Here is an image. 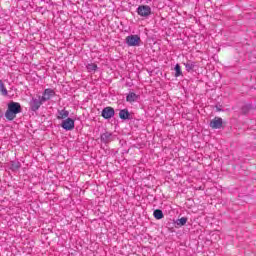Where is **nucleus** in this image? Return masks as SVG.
Here are the masks:
<instances>
[{
	"label": "nucleus",
	"mask_w": 256,
	"mask_h": 256,
	"mask_svg": "<svg viewBox=\"0 0 256 256\" xmlns=\"http://www.w3.org/2000/svg\"><path fill=\"white\" fill-rule=\"evenodd\" d=\"M0 117H3V110L0 108Z\"/></svg>",
	"instance_id": "obj_21"
},
{
	"label": "nucleus",
	"mask_w": 256,
	"mask_h": 256,
	"mask_svg": "<svg viewBox=\"0 0 256 256\" xmlns=\"http://www.w3.org/2000/svg\"><path fill=\"white\" fill-rule=\"evenodd\" d=\"M186 223H187V218H185V217H182V218H180V219H178V221H177V225H186Z\"/></svg>",
	"instance_id": "obj_18"
},
{
	"label": "nucleus",
	"mask_w": 256,
	"mask_h": 256,
	"mask_svg": "<svg viewBox=\"0 0 256 256\" xmlns=\"http://www.w3.org/2000/svg\"><path fill=\"white\" fill-rule=\"evenodd\" d=\"M139 99H141V96H139L138 94H135V93H130L129 94V103L139 101Z\"/></svg>",
	"instance_id": "obj_10"
},
{
	"label": "nucleus",
	"mask_w": 256,
	"mask_h": 256,
	"mask_svg": "<svg viewBox=\"0 0 256 256\" xmlns=\"http://www.w3.org/2000/svg\"><path fill=\"white\" fill-rule=\"evenodd\" d=\"M120 119H129V111L127 110H121L119 112Z\"/></svg>",
	"instance_id": "obj_14"
},
{
	"label": "nucleus",
	"mask_w": 256,
	"mask_h": 256,
	"mask_svg": "<svg viewBox=\"0 0 256 256\" xmlns=\"http://www.w3.org/2000/svg\"><path fill=\"white\" fill-rule=\"evenodd\" d=\"M115 115V109L113 107H106L102 110V117L104 119H111Z\"/></svg>",
	"instance_id": "obj_6"
},
{
	"label": "nucleus",
	"mask_w": 256,
	"mask_h": 256,
	"mask_svg": "<svg viewBox=\"0 0 256 256\" xmlns=\"http://www.w3.org/2000/svg\"><path fill=\"white\" fill-rule=\"evenodd\" d=\"M174 70L176 71L175 77H181V75H183V72L181 71V66L179 64H176Z\"/></svg>",
	"instance_id": "obj_15"
},
{
	"label": "nucleus",
	"mask_w": 256,
	"mask_h": 256,
	"mask_svg": "<svg viewBox=\"0 0 256 256\" xmlns=\"http://www.w3.org/2000/svg\"><path fill=\"white\" fill-rule=\"evenodd\" d=\"M185 67L187 71H193V69H195V64H193L192 62H187L185 64Z\"/></svg>",
	"instance_id": "obj_17"
},
{
	"label": "nucleus",
	"mask_w": 256,
	"mask_h": 256,
	"mask_svg": "<svg viewBox=\"0 0 256 256\" xmlns=\"http://www.w3.org/2000/svg\"><path fill=\"white\" fill-rule=\"evenodd\" d=\"M130 98H129V94L126 95V101H129Z\"/></svg>",
	"instance_id": "obj_22"
},
{
	"label": "nucleus",
	"mask_w": 256,
	"mask_h": 256,
	"mask_svg": "<svg viewBox=\"0 0 256 256\" xmlns=\"http://www.w3.org/2000/svg\"><path fill=\"white\" fill-rule=\"evenodd\" d=\"M19 165H12V169H19Z\"/></svg>",
	"instance_id": "obj_19"
},
{
	"label": "nucleus",
	"mask_w": 256,
	"mask_h": 256,
	"mask_svg": "<svg viewBox=\"0 0 256 256\" xmlns=\"http://www.w3.org/2000/svg\"><path fill=\"white\" fill-rule=\"evenodd\" d=\"M125 41L127 44H129V36L126 37Z\"/></svg>",
	"instance_id": "obj_20"
},
{
	"label": "nucleus",
	"mask_w": 256,
	"mask_h": 256,
	"mask_svg": "<svg viewBox=\"0 0 256 256\" xmlns=\"http://www.w3.org/2000/svg\"><path fill=\"white\" fill-rule=\"evenodd\" d=\"M21 113V104L19 102H11L8 104V109L5 112V117L8 121H13Z\"/></svg>",
	"instance_id": "obj_1"
},
{
	"label": "nucleus",
	"mask_w": 256,
	"mask_h": 256,
	"mask_svg": "<svg viewBox=\"0 0 256 256\" xmlns=\"http://www.w3.org/2000/svg\"><path fill=\"white\" fill-rule=\"evenodd\" d=\"M43 103H45V101H43V98H40L39 100L32 99V101L30 103L32 111H37L39 109V107H41V105H43Z\"/></svg>",
	"instance_id": "obj_8"
},
{
	"label": "nucleus",
	"mask_w": 256,
	"mask_h": 256,
	"mask_svg": "<svg viewBox=\"0 0 256 256\" xmlns=\"http://www.w3.org/2000/svg\"><path fill=\"white\" fill-rule=\"evenodd\" d=\"M101 140L104 141V143H109L111 141V133L105 132L101 135Z\"/></svg>",
	"instance_id": "obj_12"
},
{
	"label": "nucleus",
	"mask_w": 256,
	"mask_h": 256,
	"mask_svg": "<svg viewBox=\"0 0 256 256\" xmlns=\"http://www.w3.org/2000/svg\"><path fill=\"white\" fill-rule=\"evenodd\" d=\"M0 94L7 95V89L5 88V84H3L2 80H0Z\"/></svg>",
	"instance_id": "obj_16"
},
{
	"label": "nucleus",
	"mask_w": 256,
	"mask_h": 256,
	"mask_svg": "<svg viewBox=\"0 0 256 256\" xmlns=\"http://www.w3.org/2000/svg\"><path fill=\"white\" fill-rule=\"evenodd\" d=\"M67 117H69V111H67V110H60L58 112L57 119H67Z\"/></svg>",
	"instance_id": "obj_9"
},
{
	"label": "nucleus",
	"mask_w": 256,
	"mask_h": 256,
	"mask_svg": "<svg viewBox=\"0 0 256 256\" xmlns=\"http://www.w3.org/2000/svg\"><path fill=\"white\" fill-rule=\"evenodd\" d=\"M211 129H221L223 127V118L215 117L210 121Z\"/></svg>",
	"instance_id": "obj_4"
},
{
	"label": "nucleus",
	"mask_w": 256,
	"mask_h": 256,
	"mask_svg": "<svg viewBox=\"0 0 256 256\" xmlns=\"http://www.w3.org/2000/svg\"><path fill=\"white\" fill-rule=\"evenodd\" d=\"M51 97H55V90L51 89V88H47L44 90V93L42 95V101H49V99H51Z\"/></svg>",
	"instance_id": "obj_7"
},
{
	"label": "nucleus",
	"mask_w": 256,
	"mask_h": 256,
	"mask_svg": "<svg viewBox=\"0 0 256 256\" xmlns=\"http://www.w3.org/2000/svg\"><path fill=\"white\" fill-rule=\"evenodd\" d=\"M155 219H163L164 215H163V211L162 210H159V209H156L153 213Z\"/></svg>",
	"instance_id": "obj_13"
},
{
	"label": "nucleus",
	"mask_w": 256,
	"mask_h": 256,
	"mask_svg": "<svg viewBox=\"0 0 256 256\" xmlns=\"http://www.w3.org/2000/svg\"><path fill=\"white\" fill-rule=\"evenodd\" d=\"M86 67L89 73H95L97 71V64L95 63H90Z\"/></svg>",
	"instance_id": "obj_11"
},
{
	"label": "nucleus",
	"mask_w": 256,
	"mask_h": 256,
	"mask_svg": "<svg viewBox=\"0 0 256 256\" xmlns=\"http://www.w3.org/2000/svg\"><path fill=\"white\" fill-rule=\"evenodd\" d=\"M137 13L140 17H149V15H151V7L148 5H141L137 8Z\"/></svg>",
	"instance_id": "obj_2"
},
{
	"label": "nucleus",
	"mask_w": 256,
	"mask_h": 256,
	"mask_svg": "<svg viewBox=\"0 0 256 256\" xmlns=\"http://www.w3.org/2000/svg\"><path fill=\"white\" fill-rule=\"evenodd\" d=\"M129 45L130 47H139V45H141V37H139V35H130Z\"/></svg>",
	"instance_id": "obj_5"
},
{
	"label": "nucleus",
	"mask_w": 256,
	"mask_h": 256,
	"mask_svg": "<svg viewBox=\"0 0 256 256\" xmlns=\"http://www.w3.org/2000/svg\"><path fill=\"white\" fill-rule=\"evenodd\" d=\"M61 127L66 131H73V129H75V121L71 118H67L62 122Z\"/></svg>",
	"instance_id": "obj_3"
}]
</instances>
